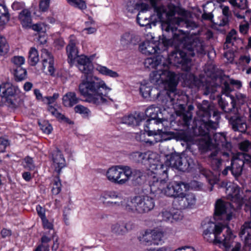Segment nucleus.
I'll return each instance as SVG.
<instances>
[{
	"label": "nucleus",
	"instance_id": "obj_26",
	"mask_svg": "<svg viewBox=\"0 0 251 251\" xmlns=\"http://www.w3.org/2000/svg\"><path fill=\"white\" fill-rule=\"evenodd\" d=\"M126 7L128 12L133 13L138 11L146 12L149 9L150 5L144 2L136 1V0H127Z\"/></svg>",
	"mask_w": 251,
	"mask_h": 251
},
{
	"label": "nucleus",
	"instance_id": "obj_19",
	"mask_svg": "<svg viewBox=\"0 0 251 251\" xmlns=\"http://www.w3.org/2000/svg\"><path fill=\"white\" fill-rule=\"evenodd\" d=\"M52 167L54 171L59 176L61 170L66 166V161L61 151L56 148L51 153Z\"/></svg>",
	"mask_w": 251,
	"mask_h": 251
},
{
	"label": "nucleus",
	"instance_id": "obj_18",
	"mask_svg": "<svg viewBox=\"0 0 251 251\" xmlns=\"http://www.w3.org/2000/svg\"><path fill=\"white\" fill-rule=\"evenodd\" d=\"M160 111V109L157 107L151 105L145 111V119L146 116L149 118L147 119L146 124L144 125L145 128L149 130L150 129V125H157L162 123V120L158 117V113Z\"/></svg>",
	"mask_w": 251,
	"mask_h": 251
},
{
	"label": "nucleus",
	"instance_id": "obj_61",
	"mask_svg": "<svg viewBox=\"0 0 251 251\" xmlns=\"http://www.w3.org/2000/svg\"><path fill=\"white\" fill-rule=\"evenodd\" d=\"M6 102L9 106L14 107V99L12 100L10 98H6L3 94H0V106Z\"/></svg>",
	"mask_w": 251,
	"mask_h": 251
},
{
	"label": "nucleus",
	"instance_id": "obj_24",
	"mask_svg": "<svg viewBox=\"0 0 251 251\" xmlns=\"http://www.w3.org/2000/svg\"><path fill=\"white\" fill-rule=\"evenodd\" d=\"M251 219L246 221L241 226L239 235L244 238L246 246H251V209L249 208Z\"/></svg>",
	"mask_w": 251,
	"mask_h": 251
},
{
	"label": "nucleus",
	"instance_id": "obj_31",
	"mask_svg": "<svg viewBox=\"0 0 251 251\" xmlns=\"http://www.w3.org/2000/svg\"><path fill=\"white\" fill-rule=\"evenodd\" d=\"M164 60L162 55H157L151 57L147 58L145 60L144 65L145 67L149 69L155 68L156 67H160L162 68V65L164 68H166L165 63L163 62Z\"/></svg>",
	"mask_w": 251,
	"mask_h": 251
},
{
	"label": "nucleus",
	"instance_id": "obj_28",
	"mask_svg": "<svg viewBox=\"0 0 251 251\" xmlns=\"http://www.w3.org/2000/svg\"><path fill=\"white\" fill-rule=\"evenodd\" d=\"M186 41H185L187 42L186 45L188 49H189V53L192 57L195 56V52H197L200 54L205 53L204 47L202 45L201 43L198 41H192L186 35Z\"/></svg>",
	"mask_w": 251,
	"mask_h": 251
},
{
	"label": "nucleus",
	"instance_id": "obj_38",
	"mask_svg": "<svg viewBox=\"0 0 251 251\" xmlns=\"http://www.w3.org/2000/svg\"><path fill=\"white\" fill-rule=\"evenodd\" d=\"M10 20V14L5 5L0 4V29L4 28Z\"/></svg>",
	"mask_w": 251,
	"mask_h": 251
},
{
	"label": "nucleus",
	"instance_id": "obj_46",
	"mask_svg": "<svg viewBox=\"0 0 251 251\" xmlns=\"http://www.w3.org/2000/svg\"><path fill=\"white\" fill-rule=\"evenodd\" d=\"M39 60L37 50L34 48H31L28 55V62L31 66H34L36 65Z\"/></svg>",
	"mask_w": 251,
	"mask_h": 251
},
{
	"label": "nucleus",
	"instance_id": "obj_36",
	"mask_svg": "<svg viewBox=\"0 0 251 251\" xmlns=\"http://www.w3.org/2000/svg\"><path fill=\"white\" fill-rule=\"evenodd\" d=\"M138 37L129 32H126L122 35L121 38V44L126 47L128 45H136L138 42Z\"/></svg>",
	"mask_w": 251,
	"mask_h": 251
},
{
	"label": "nucleus",
	"instance_id": "obj_13",
	"mask_svg": "<svg viewBox=\"0 0 251 251\" xmlns=\"http://www.w3.org/2000/svg\"><path fill=\"white\" fill-rule=\"evenodd\" d=\"M208 155L207 160L211 168L217 172H220L223 166V160L221 156L228 157L229 155L227 151H222L218 149H215L214 151H210Z\"/></svg>",
	"mask_w": 251,
	"mask_h": 251
},
{
	"label": "nucleus",
	"instance_id": "obj_37",
	"mask_svg": "<svg viewBox=\"0 0 251 251\" xmlns=\"http://www.w3.org/2000/svg\"><path fill=\"white\" fill-rule=\"evenodd\" d=\"M230 104H229L227 101L222 98H220L218 100V104L220 107L226 113H230L232 110H234L235 103L234 100V97L230 96Z\"/></svg>",
	"mask_w": 251,
	"mask_h": 251
},
{
	"label": "nucleus",
	"instance_id": "obj_33",
	"mask_svg": "<svg viewBox=\"0 0 251 251\" xmlns=\"http://www.w3.org/2000/svg\"><path fill=\"white\" fill-rule=\"evenodd\" d=\"M80 99L74 92L67 93L62 98V103L65 107H71L79 102Z\"/></svg>",
	"mask_w": 251,
	"mask_h": 251
},
{
	"label": "nucleus",
	"instance_id": "obj_23",
	"mask_svg": "<svg viewBox=\"0 0 251 251\" xmlns=\"http://www.w3.org/2000/svg\"><path fill=\"white\" fill-rule=\"evenodd\" d=\"M134 225L132 223H125L123 221H119L113 223L110 227L111 232L117 236L123 235L130 230Z\"/></svg>",
	"mask_w": 251,
	"mask_h": 251
},
{
	"label": "nucleus",
	"instance_id": "obj_35",
	"mask_svg": "<svg viewBox=\"0 0 251 251\" xmlns=\"http://www.w3.org/2000/svg\"><path fill=\"white\" fill-rule=\"evenodd\" d=\"M19 19L23 27L31 28L32 22L31 13L28 9H25L20 13Z\"/></svg>",
	"mask_w": 251,
	"mask_h": 251
},
{
	"label": "nucleus",
	"instance_id": "obj_43",
	"mask_svg": "<svg viewBox=\"0 0 251 251\" xmlns=\"http://www.w3.org/2000/svg\"><path fill=\"white\" fill-rule=\"evenodd\" d=\"M174 190L175 194V198H176L177 197L182 196L184 193L183 191H185L188 188V184L184 183L182 181L179 182H173Z\"/></svg>",
	"mask_w": 251,
	"mask_h": 251
},
{
	"label": "nucleus",
	"instance_id": "obj_53",
	"mask_svg": "<svg viewBox=\"0 0 251 251\" xmlns=\"http://www.w3.org/2000/svg\"><path fill=\"white\" fill-rule=\"evenodd\" d=\"M67 1L71 5L82 10L85 9L87 7L86 3L83 0H67Z\"/></svg>",
	"mask_w": 251,
	"mask_h": 251
},
{
	"label": "nucleus",
	"instance_id": "obj_39",
	"mask_svg": "<svg viewBox=\"0 0 251 251\" xmlns=\"http://www.w3.org/2000/svg\"><path fill=\"white\" fill-rule=\"evenodd\" d=\"M176 23L178 26L185 27L189 30L194 29L198 26L195 22L184 17L177 18Z\"/></svg>",
	"mask_w": 251,
	"mask_h": 251
},
{
	"label": "nucleus",
	"instance_id": "obj_34",
	"mask_svg": "<svg viewBox=\"0 0 251 251\" xmlns=\"http://www.w3.org/2000/svg\"><path fill=\"white\" fill-rule=\"evenodd\" d=\"M16 88L10 82L3 83L0 85V94H3L6 98H10L15 100L14 94Z\"/></svg>",
	"mask_w": 251,
	"mask_h": 251
},
{
	"label": "nucleus",
	"instance_id": "obj_58",
	"mask_svg": "<svg viewBox=\"0 0 251 251\" xmlns=\"http://www.w3.org/2000/svg\"><path fill=\"white\" fill-rule=\"evenodd\" d=\"M230 2L233 6L242 10H245L248 8L247 0H231Z\"/></svg>",
	"mask_w": 251,
	"mask_h": 251
},
{
	"label": "nucleus",
	"instance_id": "obj_5",
	"mask_svg": "<svg viewBox=\"0 0 251 251\" xmlns=\"http://www.w3.org/2000/svg\"><path fill=\"white\" fill-rule=\"evenodd\" d=\"M168 66L157 71L152 72L150 75V82L156 85H162L165 88H168V90L165 92L166 96L169 100L179 98L176 86L178 81L176 74L167 70Z\"/></svg>",
	"mask_w": 251,
	"mask_h": 251
},
{
	"label": "nucleus",
	"instance_id": "obj_15",
	"mask_svg": "<svg viewBox=\"0 0 251 251\" xmlns=\"http://www.w3.org/2000/svg\"><path fill=\"white\" fill-rule=\"evenodd\" d=\"M196 202V198L195 194L189 193L183 194L182 196L177 197L173 201V205L177 209H184L192 208Z\"/></svg>",
	"mask_w": 251,
	"mask_h": 251
},
{
	"label": "nucleus",
	"instance_id": "obj_29",
	"mask_svg": "<svg viewBox=\"0 0 251 251\" xmlns=\"http://www.w3.org/2000/svg\"><path fill=\"white\" fill-rule=\"evenodd\" d=\"M169 163H167V160L165 164L159 163L156 165H154L152 168V173L155 175L153 176V179H163L168 180V171L169 169Z\"/></svg>",
	"mask_w": 251,
	"mask_h": 251
},
{
	"label": "nucleus",
	"instance_id": "obj_41",
	"mask_svg": "<svg viewBox=\"0 0 251 251\" xmlns=\"http://www.w3.org/2000/svg\"><path fill=\"white\" fill-rule=\"evenodd\" d=\"M177 94L179 96V98H175V99L170 100L171 104H174L175 103H178L182 104L184 106L185 112H189L191 114H192V111L194 110V106L192 104H190L187 106V107H186V103H185V101H184V100L185 99H187V98L183 95H179L178 93Z\"/></svg>",
	"mask_w": 251,
	"mask_h": 251
},
{
	"label": "nucleus",
	"instance_id": "obj_20",
	"mask_svg": "<svg viewBox=\"0 0 251 251\" xmlns=\"http://www.w3.org/2000/svg\"><path fill=\"white\" fill-rule=\"evenodd\" d=\"M243 166V161L235 156L231 161V166L226 167L221 173L225 176L227 175L228 171H230L232 175L237 178L242 175Z\"/></svg>",
	"mask_w": 251,
	"mask_h": 251
},
{
	"label": "nucleus",
	"instance_id": "obj_8",
	"mask_svg": "<svg viewBox=\"0 0 251 251\" xmlns=\"http://www.w3.org/2000/svg\"><path fill=\"white\" fill-rule=\"evenodd\" d=\"M167 163L170 166L182 172H189L195 167L197 160L189 156H180L178 154L172 153L167 156Z\"/></svg>",
	"mask_w": 251,
	"mask_h": 251
},
{
	"label": "nucleus",
	"instance_id": "obj_7",
	"mask_svg": "<svg viewBox=\"0 0 251 251\" xmlns=\"http://www.w3.org/2000/svg\"><path fill=\"white\" fill-rule=\"evenodd\" d=\"M154 206L153 198L148 195H140L130 198L124 205V209L131 213L145 214L151 211Z\"/></svg>",
	"mask_w": 251,
	"mask_h": 251
},
{
	"label": "nucleus",
	"instance_id": "obj_55",
	"mask_svg": "<svg viewBox=\"0 0 251 251\" xmlns=\"http://www.w3.org/2000/svg\"><path fill=\"white\" fill-rule=\"evenodd\" d=\"M175 190H174L173 182L169 183L167 182L165 190L163 193V195H166L168 197H175L176 193H175Z\"/></svg>",
	"mask_w": 251,
	"mask_h": 251
},
{
	"label": "nucleus",
	"instance_id": "obj_17",
	"mask_svg": "<svg viewBox=\"0 0 251 251\" xmlns=\"http://www.w3.org/2000/svg\"><path fill=\"white\" fill-rule=\"evenodd\" d=\"M58 97L59 94L58 93H54L52 96L44 97L43 101L45 102V100H47V103L49 105L48 110L58 120L69 124H73V122L68 118L66 117L64 115L58 112L57 110L52 106L50 105V104L53 103Z\"/></svg>",
	"mask_w": 251,
	"mask_h": 251
},
{
	"label": "nucleus",
	"instance_id": "obj_54",
	"mask_svg": "<svg viewBox=\"0 0 251 251\" xmlns=\"http://www.w3.org/2000/svg\"><path fill=\"white\" fill-rule=\"evenodd\" d=\"M103 198L105 200L108 199H117L119 200H122L123 197L118 193L115 191H107L104 193Z\"/></svg>",
	"mask_w": 251,
	"mask_h": 251
},
{
	"label": "nucleus",
	"instance_id": "obj_45",
	"mask_svg": "<svg viewBox=\"0 0 251 251\" xmlns=\"http://www.w3.org/2000/svg\"><path fill=\"white\" fill-rule=\"evenodd\" d=\"M129 158L135 162L142 163L144 160L148 159V156L145 152L136 151L129 154Z\"/></svg>",
	"mask_w": 251,
	"mask_h": 251
},
{
	"label": "nucleus",
	"instance_id": "obj_22",
	"mask_svg": "<svg viewBox=\"0 0 251 251\" xmlns=\"http://www.w3.org/2000/svg\"><path fill=\"white\" fill-rule=\"evenodd\" d=\"M188 83L190 85L194 86L198 88H201L205 90L204 94L207 95L210 93H214L216 91V87L209 84H204L202 80L197 77L194 75L191 74L188 76Z\"/></svg>",
	"mask_w": 251,
	"mask_h": 251
},
{
	"label": "nucleus",
	"instance_id": "obj_52",
	"mask_svg": "<svg viewBox=\"0 0 251 251\" xmlns=\"http://www.w3.org/2000/svg\"><path fill=\"white\" fill-rule=\"evenodd\" d=\"M151 237V231H146L142 236L139 237V239L142 243L146 245H152V238Z\"/></svg>",
	"mask_w": 251,
	"mask_h": 251
},
{
	"label": "nucleus",
	"instance_id": "obj_49",
	"mask_svg": "<svg viewBox=\"0 0 251 251\" xmlns=\"http://www.w3.org/2000/svg\"><path fill=\"white\" fill-rule=\"evenodd\" d=\"M144 13L141 11L139 12L136 18L137 22L141 26L150 25V20L143 15Z\"/></svg>",
	"mask_w": 251,
	"mask_h": 251
},
{
	"label": "nucleus",
	"instance_id": "obj_56",
	"mask_svg": "<svg viewBox=\"0 0 251 251\" xmlns=\"http://www.w3.org/2000/svg\"><path fill=\"white\" fill-rule=\"evenodd\" d=\"M151 87L148 83L141 84L140 87V92L145 98H148L151 90Z\"/></svg>",
	"mask_w": 251,
	"mask_h": 251
},
{
	"label": "nucleus",
	"instance_id": "obj_27",
	"mask_svg": "<svg viewBox=\"0 0 251 251\" xmlns=\"http://www.w3.org/2000/svg\"><path fill=\"white\" fill-rule=\"evenodd\" d=\"M168 180L167 179H164V178L163 179L158 178L153 179L150 184L151 193L155 195H162Z\"/></svg>",
	"mask_w": 251,
	"mask_h": 251
},
{
	"label": "nucleus",
	"instance_id": "obj_60",
	"mask_svg": "<svg viewBox=\"0 0 251 251\" xmlns=\"http://www.w3.org/2000/svg\"><path fill=\"white\" fill-rule=\"evenodd\" d=\"M27 72L21 66H17V81H22L26 78Z\"/></svg>",
	"mask_w": 251,
	"mask_h": 251
},
{
	"label": "nucleus",
	"instance_id": "obj_50",
	"mask_svg": "<svg viewBox=\"0 0 251 251\" xmlns=\"http://www.w3.org/2000/svg\"><path fill=\"white\" fill-rule=\"evenodd\" d=\"M229 82L224 80L223 77L221 78L222 92L226 96H228L229 93L233 90V88L230 86Z\"/></svg>",
	"mask_w": 251,
	"mask_h": 251
},
{
	"label": "nucleus",
	"instance_id": "obj_63",
	"mask_svg": "<svg viewBox=\"0 0 251 251\" xmlns=\"http://www.w3.org/2000/svg\"><path fill=\"white\" fill-rule=\"evenodd\" d=\"M74 110L76 113L84 114V115H88L90 112L88 108L80 104L76 105Z\"/></svg>",
	"mask_w": 251,
	"mask_h": 251
},
{
	"label": "nucleus",
	"instance_id": "obj_11",
	"mask_svg": "<svg viewBox=\"0 0 251 251\" xmlns=\"http://www.w3.org/2000/svg\"><path fill=\"white\" fill-rule=\"evenodd\" d=\"M214 143L209 139L201 142L200 149L203 152L214 151L215 149L220 150L221 148L227 151H230L231 144L226 140V135L224 133H216L214 135Z\"/></svg>",
	"mask_w": 251,
	"mask_h": 251
},
{
	"label": "nucleus",
	"instance_id": "obj_12",
	"mask_svg": "<svg viewBox=\"0 0 251 251\" xmlns=\"http://www.w3.org/2000/svg\"><path fill=\"white\" fill-rule=\"evenodd\" d=\"M172 105H173L176 115V122L178 125L186 128H188L192 121V114L189 112H185L182 104L175 103Z\"/></svg>",
	"mask_w": 251,
	"mask_h": 251
},
{
	"label": "nucleus",
	"instance_id": "obj_25",
	"mask_svg": "<svg viewBox=\"0 0 251 251\" xmlns=\"http://www.w3.org/2000/svg\"><path fill=\"white\" fill-rule=\"evenodd\" d=\"M76 59L77 66L81 72L87 75L91 72L93 67L89 58L84 55H81Z\"/></svg>",
	"mask_w": 251,
	"mask_h": 251
},
{
	"label": "nucleus",
	"instance_id": "obj_48",
	"mask_svg": "<svg viewBox=\"0 0 251 251\" xmlns=\"http://www.w3.org/2000/svg\"><path fill=\"white\" fill-rule=\"evenodd\" d=\"M175 216V215H173L169 211L163 210L158 214V217L161 221L172 222L173 219H176Z\"/></svg>",
	"mask_w": 251,
	"mask_h": 251
},
{
	"label": "nucleus",
	"instance_id": "obj_57",
	"mask_svg": "<svg viewBox=\"0 0 251 251\" xmlns=\"http://www.w3.org/2000/svg\"><path fill=\"white\" fill-rule=\"evenodd\" d=\"M61 190V183L59 179V176L57 174V176L53 182L52 192L55 195L58 194Z\"/></svg>",
	"mask_w": 251,
	"mask_h": 251
},
{
	"label": "nucleus",
	"instance_id": "obj_64",
	"mask_svg": "<svg viewBox=\"0 0 251 251\" xmlns=\"http://www.w3.org/2000/svg\"><path fill=\"white\" fill-rule=\"evenodd\" d=\"M239 159L242 160L244 165L246 163L250 164L251 163V155L246 153H240L236 156Z\"/></svg>",
	"mask_w": 251,
	"mask_h": 251
},
{
	"label": "nucleus",
	"instance_id": "obj_44",
	"mask_svg": "<svg viewBox=\"0 0 251 251\" xmlns=\"http://www.w3.org/2000/svg\"><path fill=\"white\" fill-rule=\"evenodd\" d=\"M97 70L103 75L113 78H117L119 76L117 72L110 70L105 66L98 65L97 67Z\"/></svg>",
	"mask_w": 251,
	"mask_h": 251
},
{
	"label": "nucleus",
	"instance_id": "obj_2",
	"mask_svg": "<svg viewBox=\"0 0 251 251\" xmlns=\"http://www.w3.org/2000/svg\"><path fill=\"white\" fill-rule=\"evenodd\" d=\"M80 94L89 103L99 105L104 103L107 100L104 98L102 90H111L104 81L100 78L91 75H87L78 86Z\"/></svg>",
	"mask_w": 251,
	"mask_h": 251
},
{
	"label": "nucleus",
	"instance_id": "obj_6",
	"mask_svg": "<svg viewBox=\"0 0 251 251\" xmlns=\"http://www.w3.org/2000/svg\"><path fill=\"white\" fill-rule=\"evenodd\" d=\"M226 193L235 205L219 199L215 204L214 215L215 217H219L226 214V220L229 221L232 217L231 210L240 206L242 202V198L240 194V189L237 187H229L226 189Z\"/></svg>",
	"mask_w": 251,
	"mask_h": 251
},
{
	"label": "nucleus",
	"instance_id": "obj_62",
	"mask_svg": "<svg viewBox=\"0 0 251 251\" xmlns=\"http://www.w3.org/2000/svg\"><path fill=\"white\" fill-rule=\"evenodd\" d=\"M195 169H198L201 175L209 178L212 175V172L209 170L204 168L197 162V164Z\"/></svg>",
	"mask_w": 251,
	"mask_h": 251
},
{
	"label": "nucleus",
	"instance_id": "obj_40",
	"mask_svg": "<svg viewBox=\"0 0 251 251\" xmlns=\"http://www.w3.org/2000/svg\"><path fill=\"white\" fill-rule=\"evenodd\" d=\"M131 174L130 178L132 177V184L134 186H139L144 182V173L139 170H131Z\"/></svg>",
	"mask_w": 251,
	"mask_h": 251
},
{
	"label": "nucleus",
	"instance_id": "obj_59",
	"mask_svg": "<svg viewBox=\"0 0 251 251\" xmlns=\"http://www.w3.org/2000/svg\"><path fill=\"white\" fill-rule=\"evenodd\" d=\"M151 235L152 238V244L158 245L162 240L163 236V233L160 231H151Z\"/></svg>",
	"mask_w": 251,
	"mask_h": 251
},
{
	"label": "nucleus",
	"instance_id": "obj_9",
	"mask_svg": "<svg viewBox=\"0 0 251 251\" xmlns=\"http://www.w3.org/2000/svg\"><path fill=\"white\" fill-rule=\"evenodd\" d=\"M162 30L163 34L161 37H159L158 43L147 41L139 45V50L143 54L150 55L157 52L158 50L159 52L165 51L172 43L173 41L169 37L164 36L165 30L162 28Z\"/></svg>",
	"mask_w": 251,
	"mask_h": 251
},
{
	"label": "nucleus",
	"instance_id": "obj_10",
	"mask_svg": "<svg viewBox=\"0 0 251 251\" xmlns=\"http://www.w3.org/2000/svg\"><path fill=\"white\" fill-rule=\"evenodd\" d=\"M131 174L129 166L119 165L110 168L106 172V176L111 182L124 185L129 180Z\"/></svg>",
	"mask_w": 251,
	"mask_h": 251
},
{
	"label": "nucleus",
	"instance_id": "obj_14",
	"mask_svg": "<svg viewBox=\"0 0 251 251\" xmlns=\"http://www.w3.org/2000/svg\"><path fill=\"white\" fill-rule=\"evenodd\" d=\"M145 131L149 136H152L153 137V140H149L146 141L147 143H149L151 145H153L157 142L170 140L176 137V133L172 131H166L160 129L157 130H147L146 128H145Z\"/></svg>",
	"mask_w": 251,
	"mask_h": 251
},
{
	"label": "nucleus",
	"instance_id": "obj_32",
	"mask_svg": "<svg viewBox=\"0 0 251 251\" xmlns=\"http://www.w3.org/2000/svg\"><path fill=\"white\" fill-rule=\"evenodd\" d=\"M168 90V88H165V90L160 92L159 90L155 87H152L151 92L150 93V96L148 98H150L151 100H158L162 102V104L169 105L170 103L169 99L166 96L165 92Z\"/></svg>",
	"mask_w": 251,
	"mask_h": 251
},
{
	"label": "nucleus",
	"instance_id": "obj_21",
	"mask_svg": "<svg viewBox=\"0 0 251 251\" xmlns=\"http://www.w3.org/2000/svg\"><path fill=\"white\" fill-rule=\"evenodd\" d=\"M78 44V42L74 35H72L69 37V42L66 46V50L68 56V62L71 65H72L75 60L78 56V51L76 47Z\"/></svg>",
	"mask_w": 251,
	"mask_h": 251
},
{
	"label": "nucleus",
	"instance_id": "obj_30",
	"mask_svg": "<svg viewBox=\"0 0 251 251\" xmlns=\"http://www.w3.org/2000/svg\"><path fill=\"white\" fill-rule=\"evenodd\" d=\"M145 114L143 112L135 113L134 114L125 116L122 119L124 124L129 126H139L140 123L145 119Z\"/></svg>",
	"mask_w": 251,
	"mask_h": 251
},
{
	"label": "nucleus",
	"instance_id": "obj_51",
	"mask_svg": "<svg viewBox=\"0 0 251 251\" xmlns=\"http://www.w3.org/2000/svg\"><path fill=\"white\" fill-rule=\"evenodd\" d=\"M9 45L5 37L0 35V55H3L9 50Z\"/></svg>",
	"mask_w": 251,
	"mask_h": 251
},
{
	"label": "nucleus",
	"instance_id": "obj_3",
	"mask_svg": "<svg viewBox=\"0 0 251 251\" xmlns=\"http://www.w3.org/2000/svg\"><path fill=\"white\" fill-rule=\"evenodd\" d=\"M197 107V115L201 123L198 128L199 134L206 136L211 130H215L218 127L220 113L213 104L208 100H203Z\"/></svg>",
	"mask_w": 251,
	"mask_h": 251
},
{
	"label": "nucleus",
	"instance_id": "obj_1",
	"mask_svg": "<svg viewBox=\"0 0 251 251\" xmlns=\"http://www.w3.org/2000/svg\"><path fill=\"white\" fill-rule=\"evenodd\" d=\"M168 16L166 19H158L162 22L161 28L165 30L164 36L169 37L173 41L169 46H175V50L169 55V60L171 64L177 67L181 68L184 71L188 72L190 70L192 57L189 53V49L187 47L186 35L181 30L177 29V27L171 24L169 21L175 16Z\"/></svg>",
	"mask_w": 251,
	"mask_h": 251
},
{
	"label": "nucleus",
	"instance_id": "obj_4",
	"mask_svg": "<svg viewBox=\"0 0 251 251\" xmlns=\"http://www.w3.org/2000/svg\"><path fill=\"white\" fill-rule=\"evenodd\" d=\"M203 236L209 242L222 244L226 251L230 249L236 237L229 227L213 222L207 224L203 232Z\"/></svg>",
	"mask_w": 251,
	"mask_h": 251
},
{
	"label": "nucleus",
	"instance_id": "obj_42",
	"mask_svg": "<svg viewBox=\"0 0 251 251\" xmlns=\"http://www.w3.org/2000/svg\"><path fill=\"white\" fill-rule=\"evenodd\" d=\"M48 54V58L43 60V69L45 70L47 68L49 74L52 75L54 73V60L52 56L49 53Z\"/></svg>",
	"mask_w": 251,
	"mask_h": 251
},
{
	"label": "nucleus",
	"instance_id": "obj_47",
	"mask_svg": "<svg viewBox=\"0 0 251 251\" xmlns=\"http://www.w3.org/2000/svg\"><path fill=\"white\" fill-rule=\"evenodd\" d=\"M21 165L25 169L28 171H32L35 168L32 158L29 156H26L24 159L19 161Z\"/></svg>",
	"mask_w": 251,
	"mask_h": 251
},
{
	"label": "nucleus",
	"instance_id": "obj_16",
	"mask_svg": "<svg viewBox=\"0 0 251 251\" xmlns=\"http://www.w3.org/2000/svg\"><path fill=\"white\" fill-rule=\"evenodd\" d=\"M226 118L228 120L231 128L234 131H239L242 133L246 132L247 125L246 120L242 116L238 114L231 115V113H229L226 116Z\"/></svg>",
	"mask_w": 251,
	"mask_h": 251
}]
</instances>
